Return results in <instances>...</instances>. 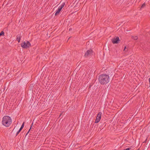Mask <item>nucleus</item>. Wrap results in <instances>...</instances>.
Returning a JSON list of instances; mask_svg holds the SVG:
<instances>
[{
	"label": "nucleus",
	"instance_id": "bb28decb",
	"mask_svg": "<svg viewBox=\"0 0 150 150\" xmlns=\"http://www.w3.org/2000/svg\"><path fill=\"white\" fill-rule=\"evenodd\" d=\"M137 150H139V149H138Z\"/></svg>",
	"mask_w": 150,
	"mask_h": 150
},
{
	"label": "nucleus",
	"instance_id": "9d476101",
	"mask_svg": "<svg viewBox=\"0 0 150 150\" xmlns=\"http://www.w3.org/2000/svg\"><path fill=\"white\" fill-rule=\"evenodd\" d=\"M131 38L132 39H133L134 40H137L138 39V37L137 36H132L131 37Z\"/></svg>",
	"mask_w": 150,
	"mask_h": 150
},
{
	"label": "nucleus",
	"instance_id": "6e6552de",
	"mask_svg": "<svg viewBox=\"0 0 150 150\" xmlns=\"http://www.w3.org/2000/svg\"><path fill=\"white\" fill-rule=\"evenodd\" d=\"M101 115H102L101 112H99L98 113V114L97 115V118L99 119L100 120V119H101Z\"/></svg>",
	"mask_w": 150,
	"mask_h": 150
},
{
	"label": "nucleus",
	"instance_id": "2eb2a0df",
	"mask_svg": "<svg viewBox=\"0 0 150 150\" xmlns=\"http://www.w3.org/2000/svg\"><path fill=\"white\" fill-rule=\"evenodd\" d=\"M146 6V4L145 3H144L141 6V8H143Z\"/></svg>",
	"mask_w": 150,
	"mask_h": 150
},
{
	"label": "nucleus",
	"instance_id": "f3484780",
	"mask_svg": "<svg viewBox=\"0 0 150 150\" xmlns=\"http://www.w3.org/2000/svg\"><path fill=\"white\" fill-rule=\"evenodd\" d=\"M130 148H127L126 149H124L123 150H130Z\"/></svg>",
	"mask_w": 150,
	"mask_h": 150
},
{
	"label": "nucleus",
	"instance_id": "a878e982",
	"mask_svg": "<svg viewBox=\"0 0 150 150\" xmlns=\"http://www.w3.org/2000/svg\"><path fill=\"white\" fill-rule=\"evenodd\" d=\"M70 38V37H69V38H68V39H69V38Z\"/></svg>",
	"mask_w": 150,
	"mask_h": 150
},
{
	"label": "nucleus",
	"instance_id": "4468645a",
	"mask_svg": "<svg viewBox=\"0 0 150 150\" xmlns=\"http://www.w3.org/2000/svg\"><path fill=\"white\" fill-rule=\"evenodd\" d=\"M100 120L97 118L96 120L95 123H98L100 121Z\"/></svg>",
	"mask_w": 150,
	"mask_h": 150
},
{
	"label": "nucleus",
	"instance_id": "a211bd4d",
	"mask_svg": "<svg viewBox=\"0 0 150 150\" xmlns=\"http://www.w3.org/2000/svg\"><path fill=\"white\" fill-rule=\"evenodd\" d=\"M149 83L150 84V78H149Z\"/></svg>",
	"mask_w": 150,
	"mask_h": 150
},
{
	"label": "nucleus",
	"instance_id": "f03ea898",
	"mask_svg": "<svg viewBox=\"0 0 150 150\" xmlns=\"http://www.w3.org/2000/svg\"><path fill=\"white\" fill-rule=\"evenodd\" d=\"M11 123V119L9 116H5L3 117L2 124L3 125L8 127L10 126Z\"/></svg>",
	"mask_w": 150,
	"mask_h": 150
},
{
	"label": "nucleus",
	"instance_id": "ddd939ff",
	"mask_svg": "<svg viewBox=\"0 0 150 150\" xmlns=\"http://www.w3.org/2000/svg\"><path fill=\"white\" fill-rule=\"evenodd\" d=\"M4 33L3 31H2L0 33V37L1 36H4Z\"/></svg>",
	"mask_w": 150,
	"mask_h": 150
},
{
	"label": "nucleus",
	"instance_id": "5701e85b",
	"mask_svg": "<svg viewBox=\"0 0 150 150\" xmlns=\"http://www.w3.org/2000/svg\"><path fill=\"white\" fill-rule=\"evenodd\" d=\"M71 30V29H69V30Z\"/></svg>",
	"mask_w": 150,
	"mask_h": 150
},
{
	"label": "nucleus",
	"instance_id": "7ed1b4c3",
	"mask_svg": "<svg viewBox=\"0 0 150 150\" xmlns=\"http://www.w3.org/2000/svg\"><path fill=\"white\" fill-rule=\"evenodd\" d=\"M21 46L23 48L27 49L31 46V44L29 41H27L26 42H22Z\"/></svg>",
	"mask_w": 150,
	"mask_h": 150
},
{
	"label": "nucleus",
	"instance_id": "20e7f679",
	"mask_svg": "<svg viewBox=\"0 0 150 150\" xmlns=\"http://www.w3.org/2000/svg\"><path fill=\"white\" fill-rule=\"evenodd\" d=\"M111 41L113 44H117L119 43L120 40L119 37H117L116 38H114L112 39Z\"/></svg>",
	"mask_w": 150,
	"mask_h": 150
},
{
	"label": "nucleus",
	"instance_id": "f257e3e1",
	"mask_svg": "<svg viewBox=\"0 0 150 150\" xmlns=\"http://www.w3.org/2000/svg\"><path fill=\"white\" fill-rule=\"evenodd\" d=\"M99 83L102 85H106L110 81V79L109 76L106 74H102L98 76Z\"/></svg>",
	"mask_w": 150,
	"mask_h": 150
},
{
	"label": "nucleus",
	"instance_id": "0eeeda50",
	"mask_svg": "<svg viewBox=\"0 0 150 150\" xmlns=\"http://www.w3.org/2000/svg\"><path fill=\"white\" fill-rule=\"evenodd\" d=\"M21 40V36L20 35H18L16 36V40L18 42H19Z\"/></svg>",
	"mask_w": 150,
	"mask_h": 150
},
{
	"label": "nucleus",
	"instance_id": "9b49d317",
	"mask_svg": "<svg viewBox=\"0 0 150 150\" xmlns=\"http://www.w3.org/2000/svg\"><path fill=\"white\" fill-rule=\"evenodd\" d=\"M65 4V3L64 2L62 3L60 6H59V7L61 8L62 9V8L63 7Z\"/></svg>",
	"mask_w": 150,
	"mask_h": 150
},
{
	"label": "nucleus",
	"instance_id": "4be33fe9",
	"mask_svg": "<svg viewBox=\"0 0 150 150\" xmlns=\"http://www.w3.org/2000/svg\"><path fill=\"white\" fill-rule=\"evenodd\" d=\"M146 142V141H145L144 142V143H145Z\"/></svg>",
	"mask_w": 150,
	"mask_h": 150
},
{
	"label": "nucleus",
	"instance_id": "f8f14e48",
	"mask_svg": "<svg viewBox=\"0 0 150 150\" xmlns=\"http://www.w3.org/2000/svg\"><path fill=\"white\" fill-rule=\"evenodd\" d=\"M24 126V122H23V123L22 124L21 128H20L19 129L21 131L22 130V129H23V128Z\"/></svg>",
	"mask_w": 150,
	"mask_h": 150
},
{
	"label": "nucleus",
	"instance_id": "dca6fc26",
	"mask_svg": "<svg viewBox=\"0 0 150 150\" xmlns=\"http://www.w3.org/2000/svg\"><path fill=\"white\" fill-rule=\"evenodd\" d=\"M21 131L20 130V129L17 132L16 134V136H17L19 133L21 132Z\"/></svg>",
	"mask_w": 150,
	"mask_h": 150
},
{
	"label": "nucleus",
	"instance_id": "b1692460",
	"mask_svg": "<svg viewBox=\"0 0 150 150\" xmlns=\"http://www.w3.org/2000/svg\"><path fill=\"white\" fill-rule=\"evenodd\" d=\"M70 38V37H69V38H68V39H69V38Z\"/></svg>",
	"mask_w": 150,
	"mask_h": 150
},
{
	"label": "nucleus",
	"instance_id": "39448f33",
	"mask_svg": "<svg viewBox=\"0 0 150 150\" xmlns=\"http://www.w3.org/2000/svg\"><path fill=\"white\" fill-rule=\"evenodd\" d=\"M93 52V51L92 50H87L85 53L84 57H88L89 55H90Z\"/></svg>",
	"mask_w": 150,
	"mask_h": 150
},
{
	"label": "nucleus",
	"instance_id": "1a4fd4ad",
	"mask_svg": "<svg viewBox=\"0 0 150 150\" xmlns=\"http://www.w3.org/2000/svg\"><path fill=\"white\" fill-rule=\"evenodd\" d=\"M33 122H32V123L31 125H30V128L29 129V130L28 131V132H27V133L26 134L25 136V137H26V136L27 135V134H28V133H29V132L30 131V130L31 129L32 127L33 126Z\"/></svg>",
	"mask_w": 150,
	"mask_h": 150
},
{
	"label": "nucleus",
	"instance_id": "6ab92c4d",
	"mask_svg": "<svg viewBox=\"0 0 150 150\" xmlns=\"http://www.w3.org/2000/svg\"><path fill=\"white\" fill-rule=\"evenodd\" d=\"M62 113H61L60 114V115H59V117H60V116H61V115H62Z\"/></svg>",
	"mask_w": 150,
	"mask_h": 150
},
{
	"label": "nucleus",
	"instance_id": "393cba45",
	"mask_svg": "<svg viewBox=\"0 0 150 150\" xmlns=\"http://www.w3.org/2000/svg\"><path fill=\"white\" fill-rule=\"evenodd\" d=\"M70 38V37H69V38H68V39H69V38Z\"/></svg>",
	"mask_w": 150,
	"mask_h": 150
},
{
	"label": "nucleus",
	"instance_id": "412c9836",
	"mask_svg": "<svg viewBox=\"0 0 150 150\" xmlns=\"http://www.w3.org/2000/svg\"><path fill=\"white\" fill-rule=\"evenodd\" d=\"M15 129V127L13 129V131Z\"/></svg>",
	"mask_w": 150,
	"mask_h": 150
},
{
	"label": "nucleus",
	"instance_id": "aec40b11",
	"mask_svg": "<svg viewBox=\"0 0 150 150\" xmlns=\"http://www.w3.org/2000/svg\"><path fill=\"white\" fill-rule=\"evenodd\" d=\"M126 48V46H125V48H124V51H125V50Z\"/></svg>",
	"mask_w": 150,
	"mask_h": 150
},
{
	"label": "nucleus",
	"instance_id": "423d86ee",
	"mask_svg": "<svg viewBox=\"0 0 150 150\" xmlns=\"http://www.w3.org/2000/svg\"><path fill=\"white\" fill-rule=\"evenodd\" d=\"M62 9L61 8L59 7L58 9L56 11V13L55 14V16H57L58 15Z\"/></svg>",
	"mask_w": 150,
	"mask_h": 150
}]
</instances>
